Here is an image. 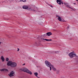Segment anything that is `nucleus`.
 Masks as SVG:
<instances>
[{"label":"nucleus","mask_w":78,"mask_h":78,"mask_svg":"<svg viewBox=\"0 0 78 78\" xmlns=\"http://www.w3.org/2000/svg\"><path fill=\"white\" fill-rule=\"evenodd\" d=\"M6 61H9V58H6Z\"/></svg>","instance_id":"19"},{"label":"nucleus","mask_w":78,"mask_h":78,"mask_svg":"<svg viewBox=\"0 0 78 78\" xmlns=\"http://www.w3.org/2000/svg\"><path fill=\"white\" fill-rule=\"evenodd\" d=\"M47 35L48 36H51V35H52V33L51 32H49L46 33Z\"/></svg>","instance_id":"14"},{"label":"nucleus","mask_w":78,"mask_h":78,"mask_svg":"<svg viewBox=\"0 0 78 78\" xmlns=\"http://www.w3.org/2000/svg\"><path fill=\"white\" fill-rule=\"evenodd\" d=\"M47 34H44L43 35V36H44L45 37V36H47Z\"/></svg>","instance_id":"21"},{"label":"nucleus","mask_w":78,"mask_h":78,"mask_svg":"<svg viewBox=\"0 0 78 78\" xmlns=\"http://www.w3.org/2000/svg\"><path fill=\"white\" fill-rule=\"evenodd\" d=\"M57 2L59 5H61V3L62 4V5L64 4V3L62 2V0H57Z\"/></svg>","instance_id":"9"},{"label":"nucleus","mask_w":78,"mask_h":78,"mask_svg":"<svg viewBox=\"0 0 78 78\" xmlns=\"http://www.w3.org/2000/svg\"><path fill=\"white\" fill-rule=\"evenodd\" d=\"M37 45V42H35V43H34L33 44V46H36Z\"/></svg>","instance_id":"17"},{"label":"nucleus","mask_w":78,"mask_h":78,"mask_svg":"<svg viewBox=\"0 0 78 78\" xmlns=\"http://www.w3.org/2000/svg\"><path fill=\"white\" fill-rule=\"evenodd\" d=\"M20 70H21V71L24 72H26L27 73H29V74H30V75H32V73L30 71V70L26 68H23L20 69Z\"/></svg>","instance_id":"2"},{"label":"nucleus","mask_w":78,"mask_h":78,"mask_svg":"<svg viewBox=\"0 0 78 78\" xmlns=\"http://www.w3.org/2000/svg\"><path fill=\"white\" fill-rule=\"evenodd\" d=\"M7 66H10L12 68H15L17 67V63L15 62H12L11 61H9L7 63Z\"/></svg>","instance_id":"1"},{"label":"nucleus","mask_w":78,"mask_h":78,"mask_svg":"<svg viewBox=\"0 0 78 78\" xmlns=\"http://www.w3.org/2000/svg\"><path fill=\"white\" fill-rule=\"evenodd\" d=\"M4 71L6 73L9 72V70H8V69H6L4 68V69H0V73H1V72H3Z\"/></svg>","instance_id":"8"},{"label":"nucleus","mask_w":78,"mask_h":78,"mask_svg":"<svg viewBox=\"0 0 78 78\" xmlns=\"http://www.w3.org/2000/svg\"><path fill=\"white\" fill-rule=\"evenodd\" d=\"M56 17L58 18V19L59 21H61L62 19H61V17L59 16L58 15H57Z\"/></svg>","instance_id":"12"},{"label":"nucleus","mask_w":78,"mask_h":78,"mask_svg":"<svg viewBox=\"0 0 78 78\" xmlns=\"http://www.w3.org/2000/svg\"><path fill=\"white\" fill-rule=\"evenodd\" d=\"M34 75L35 76H36V77H37V78H40L39 77H38L37 76V75H38V73H37V72L35 73H34Z\"/></svg>","instance_id":"16"},{"label":"nucleus","mask_w":78,"mask_h":78,"mask_svg":"<svg viewBox=\"0 0 78 78\" xmlns=\"http://www.w3.org/2000/svg\"><path fill=\"white\" fill-rule=\"evenodd\" d=\"M25 63L23 64V66H25Z\"/></svg>","instance_id":"27"},{"label":"nucleus","mask_w":78,"mask_h":78,"mask_svg":"<svg viewBox=\"0 0 78 78\" xmlns=\"http://www.w3.org/2000/svg\"><path fill=\"white\" fill-rule=\"evenodd\" d=\"M68 56H69L70 58H73L74 57H76L77 56V55H76V54L73 53V52H71L69 54Z\"/></svg>","instance_id":"4"},{"label":"nucleus","mask_w":78,"mask_h":78,"mask_svg":"<svg viewBox=\"0 0 78 78\" xmlns=\"http://www.w3.org/2000/svg\"><path fill=\"white\" fill-rule=\"evenodd\" d=\"M1 59H2V62H4L5 61V58H4V57H3V56H1Z\"/></svg>","instance_id":"15"},{"label":"nucleus","mask_w":78,"mask_h":78,"mask_svg":"<svg viewBox=\"0 0 78 78\" xmlns=\"http://www.w3.org/2000/svg\"><path fill=\"white\" fill-rule=\"evenodd\" d=\"M55 52L56 53H57V54L58 53H59L58 51H56Z\"/></svg>","instance_id":"23"},{"label":"nucleus","mask_w":78,"mask_h":78,"mask_svg":"<svg viewBox=\"0 0 78 78\" xmlns=\"http://www.w3.org/2000/svg\"><path fill=\"white\" fill-rule=\"evenodd\" d=\"M14 74H15V72L14 71H12L10 72V73L8 74V75L10 77H12V76H14Z\"/></svg>","instance_id":"6"},{"label":"nucleus","mask_w":78,"mask_h":78,"mask_svg":"<svg viewBox=\"0 0 78 78\" xmlns=\"http://www.w3.org/2000/svg\"><path fill=\"white\" fill-rule=\"evenodd\" d=\"M23 0L22 2H27V0Z\"/></svg>","instance_id":"20"},{"label":"nucleus","mask_w":78,"mask_h":78,"mask_svg":"<svg viewBox=\"0 0 78 78\" xmlns=\"http://www.w3.org/2000/svg\"><path fill=\"white\" fill-rule=\"evenodd\" d=\"M45 63L47 67H50V70H51V67L53 65H51V63L50 62H48V61H45Z\"/></svg>","instance_id":"3"},{"label":"nucleus","mask_w":78,"mask_h":78,"mask_svg":"<svg viewBox=\"0 0 78 78\" xmlns=\"http://www.w3.org/2000/svg\"><path fill=\"white\" fill-rule=\"evenodd\" d=\"M17 0H12V1H14V2H17Z\"/></svg>","instance_id":"22"},{"label":"nucleus","mask_w":78,"mask_h":78,"mask_svg":"<svg viewBox=\"0 0 78 78\" xmlns=\"http://www.w3.org/2000/svg\"><path fill=\"white\" fill-rule=\"evenodd\" d=\"M49 6H50L51 7L53 8V6L51 5H49Z\"/></svg>","instance_id":"25"},{"label":"nucleus","mask_w":78,"mask_h":78,"mask_svg":"<svg viewBox=\"0 0 78 78\" xmlns=\"http://www.w3.org/2000/svg\"><path fill=\"white\" fill-rule=\"evenodd\" d=\"M64 5H66V7H67L68 8H71V9H73V11H75V9H73V8H72L70 7V6H69V4L68 3H66L65 2H64Z\"/></svg>","instance_id":"7"},{"label":"nucleus","mask_w":78,"mask_h":78,"mask_svg":"<svg viewBox=\"0 0 78 78\" xmlns=\"http://www.w3.org/2000/svg\"><path fill=\"white\" fill-rule=\"evenodd\" d=\"M18 50H17V51H19V50H20V49L19 48H17Z\"/></svg>","instance_id":"26"},{"label":"nucleus","mask_w":78,"mask_h":78,"mask_svg":"<svg viewBox=\"0 0 78 78\" xmlns=\"http://www.w3.org/2000/svg\"><path fill=\"white\" fill-rule=\"evenodd\" d=\"M69 27L68 26V28H67V29H68V28H69Z\"/></svg>","instance_id":"30"},{"label":"nucleus","mask_w":78,"mask_h":78,"mask_svg":"<svg viewBox=\"0 0 78 78\" xmlns=\"http://www.w3.org/2000/svg\"><path fill=\"white\" fill-rule=\"evenodd\" d=\"M39 39L41 40V41H43V42H45V40H45V41H52V40L51 39L49 40L47 39H44L42 37H39Z\"/></svg>","instance_id":"5"},{"label":"nucleus","mask_w":78,"mask_h":78,"mask_svg":"<svg viewBox=\"0 0 78 78\" xmlns=\"http://www.w3.org/2000/svg\"><path fill=\"white\" fill-rule=\"evenodd\" d=\"M23 0H20V2H22Z\"/></svg>","instance_id":"29"},{"label":"nucleus","mask_w":78,"mask_h":78,"mask_svg":"<svg viewBox=\"0 0 78 78\" xmlns=\"http://www.w3.org/2000/svg\"><path fill=\"white\" fill-rule=\"evenodd\" d=\"M9 2L10 3H11V2H12V0H9Z\"/></svg>","instance_id":"24"},{"label":"nucleus","mask_w":78,"mask_h":78,"mask_svg":"<svg viewBox=\"0 0 78 78\" xmlns=\"http://www.w3.org/2000/svg\"><path fill=\"white\" fill-rule=\"evenodd\" d=\"M73 4H74V5H76V4L75 3H74Z\"/></svg>","instance_id":"31"},{"label":"nucleus","mask_w":78,"mask_h":78,"mask_svg":"<svg viewBox=\"0 0 78 78\" xmlns=\"http://www.w3.org/2000/svg\"><path fill=\"white\" fill-rule=\"evenodd\" d=\"M74 59H75V61H76V63L78 64V56H76L74 58Z\"/></svg>","instance_id":"10"},{"label":"nucleus","mask_w":78,"mask_h":78,"mask_svg":"<svg viewBox=\"0 0 78 78\" xmlns=\"http://www.w3.org/2000/svg\"><path fill=\"white\" fill-rule=\"evenodd\" d=\"M23 8L25 9H27L28 8V6L27 5H24L23 6Z\"/></svg>","instance_id":"11"},{"label":"nucleus","mask_w":78,"mask_h":78,"mask_svg":"<svg viewBox=\"0 0 78 78\" xmlns=\"http://www.w3.org/2000/svg\"><path fill=\"white\" fill-rule=\"evenodd\" d=\"M1 44H2V42H0V45H1Z\"/></svg>","instance_id":"28"},{"label":"nucleus","mask_w":78,"mask_h":78,"mask_svg":"<svg viewBox=\"0 0 78 78\" xmlns=\"http://www.w3.org/2000/svg\"><path fill=\"white\" fill-rule=\"evenodd\" d=\"M76 0V1H78V0Z\"/></svg>","instance_id":"33"},{"label":"nucleus","mask_w":78,"mask_h":78,"mask_svg":"<svg viewBox=\"0 0 78 78\" xmlns=\"http://www.w3.org/2000/svg\"><path fill=\"white\" fill-rule=\"evenodd\" d=\"M28 9H29V10H31V9L30 8H29ZM31 11H35V10H33V9H31Z\"/></svg>","instance_id":"18"},{"label":"nucleus","mask_w":78,"mask_h":78,"mask_svg":"<svg viewBox=\"0 0 78 78\" xmlns=\"http://www.w3.org/2000/svg\"><path fill=\"white\" fill-rule=\"evenodd\" d=\"M3 2H2V3H3Z\"/></svg>","instance_id":"32"},{"label":"nucleus","mask_w":78,"mask_h":78,"mask_svg":"<svg viewBox=\"0 0 78 78\" xmlns=\"http://www.w3.org/2000/svg\"><path fill=\"white\" fill-rule=\"evenodd\" d=\"M51 67L52 68V69L53 71H56V69L54 67V66H53V65H52Z\"/></svg>","instance_id":"13"}]
</instances>
